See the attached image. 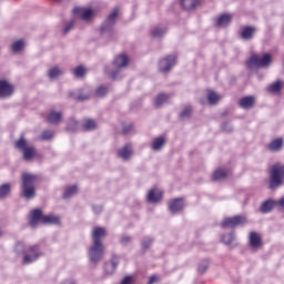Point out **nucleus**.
I'll return each instance as SVG.
<instances>
[{
	"label": "nucleus",
	"mask_w": 284,
	"mask_h": 284,
	"mask_svg": "<svg viewBox=\"0 0 284 284\" xmlns=\"http://www.w3.org/2000/svg\"><path fill=\"white\" fill-rule=\"evenodd\" d=\"M17 254H23L22 264L30 265L32 263H37L41 256H43V251H41V246L39 244L30 245L26 247V245L21 242H18L14 247Z\"/></svg>",
	"instance_id": "f257e3e1"
},
{
	"label": "nucleus",
	"mask_w": 284,
	"mask_h": 284,
	"mask_svg": "<svg viewBox=\"0 0 284 284\" xmlns=\"http://www.w3.org/2000/svg\"><path fill=\"white\" fill-rule=\"evenodd\" d=\"M284 185V164L276 163L270 169V189L276 190Z\"/></svg>",
	"instance_id": "f03ea898"
},
{
	"label": "nucleus",
	"mask_w": 284,
	"mask_h": 284,
	"mask_svg": "<svg viewBox=\"0 0 284 284\" xmlns=\"http://www.w3.org/2000/svg\"><path fill=\"white\" fill-rule=\"evenodd\" d=\"M22 194L24 199H34L36 190L34 183H37V175L32 173H22Z\"/></svg>",
	"instance_id": "7ed1b4c3"
},
{
	"label": "nucleus",
	"mask_w": 284,
	"mask_h": 284,
	"mask_svg": "<svg viewBox=\"0 0 284 284\" xmlns=\"http://www.w3.org/2000/svg\"><path fill=\"white\" fill-rule=\"evenodd\" d=\"M116 17H119V9H114L102 23L100 33L104 39H112V28H114V23H116Z\"/></svg>",
	"instance_id": "20e7f679"
},
{
	"label": "nucleus",
	"mask_w": 284,
	"mask_h": 284,
	"mask_svg": "<svg viewBox=\"0 0 284 284\" xmlns=\"http://www.w3.org/2000/svg\"><path fill=\"white\" fill-rule=\"evenodd\" d=\"M16 148L21 150L24 161H31L37 154V149L34 146H28V140L23 136L16 141Z\"/></svg>",
	"instance_id": "39448f33"
},
{
	"label": "nucleus",
	"mask_w": 284,
	"mask_h": 284,
	"mask_svg": "<svg viewBox=\"0 0 284 284\" xmlns=\"http://www.w3.org/2000/svg\"><path fill=\"white\" fill-rule=\"evenodd\" d=\"M98 10L94 8H85V7H75L73 9V14L75 17H79L82 21H85L87 23H90L92 19L97 16Z\"/></svg>",
	"instance_id": "423d86ee"
},
{
	"label": "nucleus",
	"mask_w": 284,
	"mask_h": 284,
	"mask_svg": "<svg viewBox=\"0 0 284 284\" xmlns=\"http://www.w3.org/2000/svg\"><path fill=\"white\" fill-rule=\"evenodd\" d=\"M104 252H105V246H103V244L92 243L88 250L90 262L97 264L100 261H102Z\"/></svg>",
	"instance_id": "0eeeda50"
},
{
	"label": "nucleus",
	"mask_w": 284,
	"mask_h": 284,
	"mask_svg": "<svg viewBox=\"0 0 284 284\" xmlns=\"http://www.w3.org/2000/svg\"><path fill=\"white\" fill-rule=\"evenodd\" d=\"M272 63V55L266 53L264 55H253L247 61L248 68H267Z\"/></svg>",
	"instance_id": "6e6552de"
},
{
	"label": "nucleus",
	"mask_w": 284,
	"mask_h": 284,
	"mask_svg": "<svg viewBox=\"0 0 284 284\" xmlns=\"http://www.w3.org/2000/svg\"><path fill=\"white\" fill-rule=\"evenodd\" d=\"M128 63H130V59L125 54L116 55L113 65H115L116 71H109L112 79H119V71L123 70V68H128Z\"/></svg>",
	"instance_id": "1a4fd4ad"
},
{
	"label": "nucleus",
	"mask_w": 284,
	"mask_h": 284,
	"mask_svg": "<svg viewBox=\"0 0 284 284\" xmlns=\"http://www.w3.org/2000/svg\"><path fill=\"white\" fill-rule=\"evenodd\" d=\"M247 219H245V216L243 215H235L232 217H225L222 223L221 226L222 227H239L240 225H245Z\"/></svg>",
	"instance_id": "9d476101"
},
{
	"label": "nucleus",
	"mask_w": 284,
	"mask_h": 284,
	"mask_svg": "<svg viewBox=\"0 0 284 284\" xmlns=\"http://www.w3.org/2000/svg\"><path fill=\"white\" fill-rule=\"evenodd\" d=\"M176 65V55L170 54L159 62V70L161 72H170Z\"/></svg>",
	"instance_id": "9b49d317"
},
{
	"label": "nucleus",
	"mask_w": 284,
	"mask_h": 284,
	"mask_svg": "<svg viewBox=\"0 0 284 284\" xmlns=\"http://www.w3.org/2000/svg\"><path fill=\"white\" fill-rule=\"evenodd\" d=\"M106 235L108 231H105V227L94 226L91 233L92 243L103 245L101 240L105 239Z\"/></svg>",
	"instance_id": "f8f14e48"
},
{
	"label": "nucleus",
	"mask_w": 284,
	"mask_h": 284,
	"mask_svg": "<svg viewBox=\"0 0 284 284\" xmlns=\"http://www.w3.org/2000/svg\"><path fill=\"white\" fill-rule=\"evenodd\" d=\"M39 223H43V212L41 209H36L30 213L29 225L34 230L39 227Z\"/></svg>",
	"instance_id": "ddd939ff"
},
{
	"label": "nucleus",
	"mask_w": 284,
	"mask_h": 284,
	"mask_svg": "<svg viewBox=\"0 0 284 284\" xmlns=\"http://www.w3.org/2000/svg\"><path fill=\"white\" fill-rule=\"evenodd\" d=\"M185 207V200L183 197H176L169 202V211L171 214H179L181 210Z\"/></svg>",
	"instance_id": "4468645a"
},
{
	"label": "nucleus",
	"mask_w": 284,
	"mask_h": 284,
	"mask_svg": "<svg viewBox=\"0 0 284 284\" xmlns=\"http://www.w3.org/2000/svg\"><path fill=\"white\" fill-rule=\"evenodd\" d=\"M120 257L118 255H112L111 261L104 264V274L106 276H112L113 272H116L119 267Z\"/></svg>",
	"instance_id": "2eb2a0df"
},
{
	"label": "nucleus",
	"mask_w": 284,
	"mask_h": 284,
	"mask_svg": "<svg viewBox=\"0 0 284 284\" xmlns=\"http://www.w3.org/2000/svg\"><path fill=\"white\" fill-rule=\"evenodd\" d=\"M14 92V87L6 80H0V99H6L12 97Z\"/></svg>",
	"instance_id": "dca6fc26"
},
{
	"label": "nucleus",
	"mask_w": 284,
	"mask_h": 284,
	"mask_svg": "<svg viewBox=\"0 0 284 284\" xmlns=\"http://www.w3.org/2000/svg\"><path fill=\"white\" fill-rule=\"evenodd\" d=\"M132 154H134V148L132 144H125L118 150V156L122 159V161H130V159H132Z\"/></svg>",
	"instance_id": "f3484780"
},
{
	"label": "nucleus",
	"mask_w": 284,
	"mask_h": 284,
	"mask_svg": "<svg viewBox=\"0 0 284 284\" xmlns=\"http://www.w3.org/2000/svg\"><path fill=\"white\" fill-rule=\"evenodd\" d=\"M248 245L251 250H260L263 245V240H261V235L256 232H251L248 235Z\"/></svg>",
	"instance_id": "a211bd4d"
},
{
	"label": "nucleus",
	"mask_w": 284,
	"mask_h": 284,
	"mask_svg": "<svg viewBox=\"0 0 284 284\" xmlns=\"http://www.w3.org/2000/svg\"><path fill=\"white\" fill-rule=\"evenodd\" d=\"M163 199V191L161 189H151L146 195L148 203H159Z\"/></svg>",
	"instance_id": "6ab92c4d"
},
{
	"label": "nucleus",
	"mask_w": 284,
	"mask_h": 284,
	"mask_svg": "<svg viewBox=\"0 0 284 284\" xmlns=\"http://www.w3.org/2000/svg\"><path fill=\"white\" fill-rule=\"evenodd\" d=\"M255 101L256 100H255L254 95H247V97L240 99L239 105L243 110H250L251 108H254Z\"/></svg>",
	"instance_id": "aec40b11"
},
{
	"label": "nucleus",
	"mask_w": 284,
	"mask_h": 284,
	"mask_svg": "<svg viewBox=\"0 0 284 284\" xmlns=\"http://www.w3.org/2000/svg\"><path fill=\"white\" fill-rule=\"evenodd\" d=\"M63 119V113L59 112V111H51L48 116H47V121L48 123H50L51 125H59V122Z\"/></svg>",
	"instance_id": "412c9836"
},
{
	"label": "nucleus",
	"mask_w": 284,
	"mask_h": 284,
	"mask_svg": "<svg viewBox=\"0 0 284 284\" xmlns=\"http://www.w3.org/2000/svg\"><path fill=\"white\" fill-rule=\"evenodd\" d=\"M275 207L276 201L268 199L261 204L260 211L262 212V214H270V212H272V210H274Z\"/></svg>",
	"instance_id": "4be33fe9"
},
{
	"label": "nucleus",
	"mask_w": 284,
	"mask_h": 284,
	"mask_svg": "<svg viewBox=\"0 0 284 284\" xmlns=\"http://www.w3.org/2000/svg\"><path fill=\"white\" fill-rule=\"evenodd\" d=\"M283 138H277L273 141H271V143L267 145L270 152H281V150H283Z\"/></svg>",
	"instance_id": "5701e85b"
},
{
	"label": "nucleus",
	"mask_w": 284,
	"mask_h": 284,
	"mask_svg": "<svg viewBox=\"0 0 284 284\" xmlns=\"http://www.w3.org/2000/svg\"><path fill=\"white\" fill-rule=\"evenodd\" d=\"M42 223L44 225H60L61 224V217L58 215H43Z\"/></svg>",
	"instance_id": "b1692460"
},
{
	"label": "nucleus",
	"mask_w": 284,
	"mask_h": 284,
	"mask_svg": "<svg viewBox=\"0 0 284 284\" xmlns=\"http://www.w3.org/2000/svg\"><path fill=\"white\" fill-rule=\"evenodd\" d=\"M180 2L184 10H195L201 6V0H180Z\"/></svg>",
	"instance_id": "393cba45"
},
{
	"label": "nucleus",
	"mask_w": 284,
	"mask_h": 284,
	"mask_svg": "<svg viewBox=\"0 0 284 284\" xmlns=\"http://www.w3.org/2000/svg\"><path fill=\"white\" fill-rule=\"evenodd\" d=\"M230 23H232V16L227 13L220 16L216 20V26L220 28H225V26H230Z\"/></svg>",
	"instance_id": "a878e982"
},
{
	"label": "nucleus",
	"mask_w": 284,
	"mask_h": 284,
	"mask_svg": "<svg viewBox=\"0 0 284 284\" xmlns=\"http://www.w3.org/2000/svg\"><path fill=\"white\" fill-rule=\"evenodd\" d=\"M254 32H256V29L253 27H245L242 32H241V38L244 41H250V39H252V37H254Z\"/></svg>",
	"instance_id": "bb28decb"
},
{
	"label": "nucleus",
	"mask_w": 284,
	"mask_h": 284,
	"mask_svg": "<svg viewBox=\"0 0 284 284\" xmlns=\"http://www.w3.org/2000/svg\"><path fill=\"white\" fill-rule=\"evenodd\" d=\"M62 74H63V69L59 67H53L48 71V77L51 81H54V79H59V77H62Z\"/></svg>",
	"instance_id": "cd10ccee"
},
{
	"label": "nucleus",
	"mask_w": 284,
	"mask_h": 284,
	"mask_svg": "<svg viewBox=\"0 0 284 284\" xmlns=\"http://www.w3.org/2000/svg\"><path fill=\"white\" fill-rule=\"evenodd\" d=\"M163 145H165V139L156 138L152 142L151 149L153 150V152H160V150L163 149Z\"/></svg>",
	"instance_id": "c85d7f7f"
},
{
	"label": "nucleus",
	"mask_w": 284,
	"mask_h": 284,
	"mask_svg": "<svg viewBox=\"0 0 284 284\" xmlns=\"http://www.w3.org/2000/svg\"><path fill=\"white\" fill-rule=\"evenodd\" d=\"M168 32V28L165 27H155L151 30V34L153 39H161Z\"/></svg>",
	"instance_id": "c756f323"
},
{
	"label": "nucleus",
	"mask_w": 284,
	"mask_h": 284,
	"mask_svg": "<svg viewBox=\"0 0 284 284\" xmlns=\"http://www.w3.org/2000/svg\"><path fill=\"white\" fill-rule=\"evenodd\" d=\"M168 99H170V95H168L166 93H159L154 100L155 108H161L163 103H168Z\"/></svg>",
	"instance_id": "7c9ffc66"
},
{
	"label": "nucleus",
	"mask_w": 284,
	"mask_h": 284,
	"mask_svg": "<svg viewBox=\"0 0 284 284\" xmlns=\"http://www.w3.org/2000/svg\"><path fill=\"white\" fill-rule=\"evenodd\" d=\"M12 190V186L10 183H4L0 185V201L3 199H8V195L10 194V191Z\"/></svg>",
	"instance_id": "2f4dec72"
},
{
	"label": "nucleus",
	"mask_w": 284,
	"mask_h": 284,
	"mask_svg": "<svg viewBox=\"0 0 284 284\" xmlns=\"http://www.w3.org/2000/svg\"><path fill=\"white\" fill-rule=\"evenodd\" d=\"M192 105L187 104L183 106L182 111L180 112V119H182V121H185V119H190V116H192Z\"/></svg>",
	"instance_id": "473e14b6"
},
{
	"label": "nucleus",
	"mask_w": 284,
	"mask_h": 284,
	"mask_svg": "<svg viewBox=\"0 0 284 284\" xmlns=\"http://www.w3.org/2000/svg\"><path fill=\"white\" fill-rule=\"evenodd\" d=\"M83 130H87L88 132H91L92 130H97V121L92 119L84 120L82 124Z\"/></svg>",
	"instance_id": "72a5a7b5"
},
{
	"label": "nucleus",
	"mask_w": 284,
	"mask_h": 284,
	"mask_svg": "<svg viewBox=\"0 0 284 284\" xmlns=\"http://www.w3.org/2000/svg\"><path fill=\"white\" fill-rule=\"evenodd\" d=\"M77 192H79V189L77 187V185L68 186L64 190L63 199H72V196H74V194H77Z\"/></svg>",
	"instance_id": "f704fd0d"
},
{
	"label": "nucleus",
	"mask_w": 284,
	"mask_h": 284,
	"mask_svg": "<svg viewBox=\"0 0 284 284\" xmlns=\"http://www.w3.org/2000/svg\"><path fill=\"white\" fill-rule=\"evenodd\" d=\"M227 176V172L223 169H217L212 175L213 181H223Z\"/></svg>",
	"instance_id": "c9c22d12"
},
{
	"label": "nucleus",
	"mask_w": 284,
	"mask_h": 284,
	"mask_svg": "<svg viewBox=\"0 0 284 284\" xmlns=\"http://www.w3.org/2000/svg\"><path fill=\"white\" fill-rule=\"evenodd\" d=\"M207 101L210 105H216V102L221 101V95L214 91H210L207 94Z\"/></svg>",
	"instance_id": "e433bc0d"
},
{
	"label": "nucleus",
	"mask_w": 284,
	"mask_h": 284,
	"mask_svg": "<svg viewBox=\"0 0 284 284\" xmlns=\"http://www.w3.org/2000/svg\"><path fill=\"white\" fill-rule=\"evenodd\" d=\"M26 42L23 40H17L11 44L12 52H21L22 48H24Z\"/></svg>",
	"instance_id": "4c0bfd02"
},
{
	"label": "nucleus",
	"mask_w": 284,
	"mask_h": 284,
	"mask_svg": "<svg viewBox=\"0 0 284 284\" xmlns=\"http://www.w3.org/2000/svg\"><path fill=\"white\" fill-rule=\"evenodd\" d=\"M283 88V84H281V81H276L268 85L267 90L268 92H272L273 94H276V92H281V89Z\"/></svg>",
	"instance_id": "58836bf2"
},
{
	"label": "nucleus",
	"mask_w": 284,
	"mask_h": 284,
	"mask_svg": "<svg viewBox=\"0 0 284 284\" xmlns=\"http://www.w3.org/2000/svg\"><path fill=\"white\" fill-rule=\"evenodd\" d=\"M41 141H50L54 139V131L52 130H44L40 136Z\"/></svg>",
	"instance_id": "ea45409f"
},
{
	"label": "nucleus",
	"mask_w": 284,
	"mask_h": 284,
	"mask_svg": "<svg viewBox=\"0 0 284 284\" xmlns=\"http://www.w3.org/2000/svg\"><path fill=\"white\" fill-rule=\"evenodd\" d=\"M85 68L83 65H79L73 70V74L74 77H77V79H81L83 77H85Z\"/></svg>",
	"instance_id": "a19ab883"
},
{
	"label": "nucleus",
	"mask_w": 284,
	"mask_h": 284,
	"mask_svg": "<svg viewBox=\"0 0 284 284\" xmlns=\"http://www.w3.org/2000/svg\"><path fill=\"white\" fill-rule=\"evenodd\" d=\"M234 239H235L234 232L225 234L222 236V243H224L225 245H231Z\"/></svg>",
	"instance_id": "79ce46f5"
},
{
	"label": "nucleus",
	"mask_w": 284,
	"mask_h": 284,
	"mask_svg": "<svg viewBox=\"0 0 284 284\" xmlns=\"http://www.w3.org/2000/svg\"><path fill=\"white\" fill-rule=\"evenodd\" d=\"M207 267H210V261L207 260L202 261L197 267L199 274H205V272H207Z\"/></svg>",
	"instance_id": "37998d69"
},
{
	"label": "nucleus",
	"mask_w": 284,
	"mask_h": 284,
	"mask_svg": "<svg viewBox=\"0 0 284 284\" xmlns=\"http://www.w3.org/2000/svg\"><path fill=\"white\" fill-rule=\"evenodd\" d=\"M67 130H70L71 132L79 130V122L74 119H70L68 122Z\"/></svg>",
	"instance_id": "c03bdc74"
},
{
	"label": "nucleus",
	"mask_w": 284,
	"mask_h": 284,
	"mask_svg": "<svg viewBox=\"0 0 284 284\" xmlns=\"http://www.w3.org/2000/svg\"><path fill=\"white\" fill-rule=\"evenodd\" d=\"M153 243H154V240L152 237H144L142 240L141 245H142L143 250H148L150 247V245H152Z\"/></svg>",
	"instance_id": "a18cd8bd"
},
{
	"label": "nucleus",
	"mask_w": 284,
	"mask_h": 284,
	"mask_svg": "<svg viewBox=\"0 0 284 284\" xmlns=\"http://www.w3.org/2000/svg\"><path fill=\"white\" fill-rule=\"evenodd\" d=\"M108 94V88L106 87H99L97 90H95V97H105Z\"/></svg>",
	"instance_id": "49530a36"
},
{
	"label": "nucleus",
	"mask_w": 284,
	"mask_h": 284,
	"mask_svg": "<svg viewBox=\"0 0 284 284\" xmlns=\"http://www.w3.org/2000/svg\"><path fill=\"white\" fill-rule=\"evenodd\" d=\"M74 20H71L69 22H65L64 28H63V34H68V32H70V30H72L74 28Z\"/></svg>",
	"instance_id": "de8ad7c7"
},
{
	"label": "nucleus",
	"mask_w": 284,
	"mask_h": 284,
	"mask_svg": "<svg viewBox=\"0 0 284 284\" xmlns=\"http://www.w3.org/2000/svg\"><path fill=\"white\" fill-rule=\"evenodd\" d=\"M121 245H128V243H132V236L124 235L120 240Z\"/></svg>",
	"instance_id": "09e8293b"
},
{
	"label": "nucleus",
	"mask_w": 284,
	"mask_h": 284,
	"mask_svg": "<svg viewBox=\"0 0 284 284\" xmlns=\"http://www.w3.org/2000/svg\"><path fill=\"white\" fill-rule=\"evenodd\" d=\"M132 123H128V124H123L122 126V132L123 134H130V132L132 131Z\"/></svg>",
	"instance_id": "8fccbe9b"
},
{
	"label": "nucleus",
	"mask_w": 284,
	"mask_h": 284,
	"mask_svg": "<svg viewBox=\"0 0 284 284\" xmlns=\"http://www.w3.org/2000/svg\"><path fill=\"white\" fill-rule=\"evenodd\" d=\"M222 130H223V132H232V124L224 122L222 124Z\"/></svg>",
	"instance_id": "3c124183"
},
{
	"label": "nucleus",
	"mask_w": 284,
	"mask_h": 284,
	"mask_svg": "<svg viewBox=\"0 0 284 284\" xmlns=\"http://www.w3.org/2000/svg\"><path fill=\"white\" fill-rule=\"evenodd\" d=\"M92 210H93L94 214H101L103 212V206H101V205H93Z\"/></svg>",
	"instance_id": "603ef678"
},
{
	"label": "nucleus",
	"mask_w": 284,
	"mask_h": 284,
	"mask_svg": "<svg viewBox=\"0 0 284 284\" xmlns=\"http://www.w3.org/2000/svg\"><path fill=\"white\" fill-rule=\"evenodd\" d=\"M120 284H132V276H125Z\"/></svg>",
	"instance_id": "864d4df0"
},
{
	"label": "nucleus",
	"mask_w": 284,
	"mask_h": 284,
	"mask_svg": "<svg viewBox=\"0 0 284 284\" xmlns=\"http://www.w3.org/2000/svg\"><path fill=\"white\" fill-rule=\"evenodd\" d=\"M88 99H90V94H85V95L80 94V95H78V100H79V101H85V100H88Z\"/></svg>",
	"instance_id": "5fc2aeb1"
},
{
	"label": "nucleus",
	"mask_w": 284,
	"mask_h": 284,
	"mask_svg": "<svg viewBox=\"0 0 284 284\" xmlns=\"http://www.w3.org/2000/svg\"><path fill=\"white\" fill-rule=\"evenodd\" d=\"M276 205H278V207H282L284 210V196H282L278 201H276Z\"/></svg>",
	"instance_id": "6e6d98bb"
},
{
	"label": "nucleus",
	"mask_w": 284,
	"mask_h": 284,
	"mask_svg": "<svg viewBox=\"0 0 284 284\" xmlns=\"http://www.w3.org/2000/svg\"><path fill=\"white\" fill-rule=\"evenodd\" d=\"M61 284H77L74 280H65Z\"/></svg>",
	"instance_id": "4d7b16f0"
},
{
	"label": "nucleus",
	"mask_w": 284,
	"mask_h": 284,
	"mask_svg": "<svg viewBox=\"0 0 284 284\" xmlns=\"http://www.w3.org/2000/svg\"><path fill=\"white\" fill-rule=\"evenodd\" d=\"M156 283V276H151L148 284H154Z\"/></svg>",
	"instance_id": "13d9d810"
},
{
	"label": "nucleus",
	"mask_w": 284,
	"mask_h": 284,
	"mask_svg": "<svg viewBox=\"0 0 284 284\" xmlns=\"http://www.w3.org/2000/svg\"><path fill=\"white\" fill-rule=\"evenodd\" d=\"M55 1L61 2V1H63V0H55Z\"/></svg>",
	"instance_id": "bf43d9fd"
},
{
	"label": "nucleus",
	"mask_w": 284,
	"mask_h": 284,
	"mask_svg": "<svg viewBox=\"0 0 284 284\" xmlns=\"http://www.w3.org/2000/svg\"><path fill=\"white\" fill-rule=\"evenodd\" d=\"M0 236H1V230H0Z\"/></svg>",
	"instance_id": "052dcab7"
}]
</instances>
